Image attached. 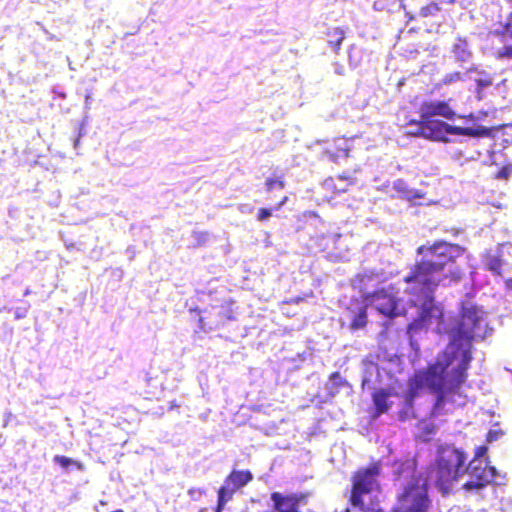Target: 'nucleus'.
Returning <instances> with one entry per match:
<instances>
[{
  "instance_id": "obj_11",
  "label": "nucleus",
  "mask_w": 512,
  "mask_h": 512,
  "mask_svg": "<svg viewBox=\"0 0 512 512\" xmlns=\"http://www.w3.org/2000/svg\"><path fill=\"white\" fill-rule=\"evenodd\" d=\"M450 52L454 61L461 68H467L474 58L472 45L466 37L457 36L451 46Z\"/></svg>"
},
{
  "instance_id": "obj_25",
  "label": "nucleus",
  "mask_w": 512,
  "mask_h": 512,
  "mask_svg": "<svg viewBox=\"0 0 512 512\" xmlns=\"http://www.w3.org/2000/svg\"><path fill=\"white\" fill-rule=\"evenodd\" d=\"M434 420L435 419L429 418L420 422V430L425 440L430 439L439 429V426L434 423Z\"/></svg>"
},
{
  "instance_id": "obj_36",
  "label": "nucleus",
  "mask_w": 512,
  "mask_h": 512,
  "mask_svg": "<svg viewBox=\"0 0 512 512\" xmlns=\"http://www.w3.org/2000/svg\"><path fill=\"white\" fill-rule=\"evenodd\" d=\"M88 122V113L84 114L81 123L78 125L77 138L74 141V148L77 149L80 143V139L86 134L85 126Z\"/></svg>"
},
{
  "instance_id": "obj_21",
  "label": "nucleus",
  "mask_w": 512,
  "mask_h": 512,
  "mask_svg": "<svg viewBox=\"0 0 512 512\" xmlns=\"http://www.w3.org/2000/svg\"><path fill=\"white\" fill-rule=\"evenodd\" d=\"M322 157H326L331 162L339 163L340 159H347L349 157V149L347 147H337L336 151L325 149Z\"/></svg>"
},
{
  "instance_id": "obj_39",
  "label": "nucleus",
  "mask_w": 512,
  "mask_h": 512,
  "mask_svg": "<svg viewBox=\"0 0 512 512\" xmlns=\"http://www.w3.org/2000/svg\"><path fill=\"white\" fill-rule=\"evenodd\" d=\"M205 491L201 488H191L188 490V494L191 499L194 501L200 500V498L204 495Z\"/></svg>"
},
{
  "instance_id": "obj_54",
  "label": "nucleus",
  "mask_w": 512,
  "mask_h": 512,
  "mask_svg": "<svg viewBox=\"0 0 512 512\" xmlns=\"http://www.w3.org/2000/svg\"><path fill=\"white\" fill-rule=\"evenodd\" d=\"M127 252L133 253V250H131V247L127 248Z\"/></svg>"
},
{
  "instance_id": "obj_16",
  "label": "nucleus",
  "mask_w": 512,
  "mask_h": 512,
  "mask_svg": "<svg viewBox=\"0 0 512 512\" xmlns=\"http://www.w3.org/2000/svg\"><path fill=\"white\" fill-rule=\"evenodd\" d=\"M227 477L233 487L237 489L244 487L253 479V475L249 470H233Z\"/></svg>"
},
{
  "instance_id": "obj_20",
  "label": "nucleus",
  "mask_w": 512,
  "mask_h": 512,
  "mask_svg": "<svg viewBox=\"0 0 512 512\" xmlns=\"http://www.w3.org/2000/svg\"><path fill=\"white\" fill-rule=\"evenodd\" d=\"M474 81V95L478 101H481L486 96V90L492 86L493 78H485V79H472Z\"/></svg>"
},
{
  "instance_id": "obj_31",
  "label": "nucleus",
  "mask_w": 512,
  "mask_h": 512,
  "mask_svg": "<svg viewBox=\"0 0 512 512\" xmlns=\"http://www.w3.org/2000/svg\"><path fill=\"white\" fill-rule=\"evenodd\" d=\"M503 158H504V155L501 153H498L495 149L488 150V156H487V159L484 161V164L499 166L504 163Z\"/></svg>"
},
{
  "instance_id": "obj_13",
  "label": "nucleus",
  "mask_w": 512,
  "mask_h": 512,
  "mask_svg": "<svg viewBox=\"0 0 512 512\" xmlns=\"http://www.w3.org/2000/svg\"><path fill=\"white\" fill-rule=\"evenodd\" d=\"M504 263L505 261L501 257L500 250H490L483 256V265L485 269L494 275H502V267Z\"/></svg>"
},
{
  "instance_id": "obj_23",
  "label": "nucleus",
  "mask_w": 512,
  "mask_h": 512,
  "mask_svg": "<svg viewBox=\"0 0 512 512\" xmlns=\"http://www.w3.org/2000/svg\"><path fill=\"white\" fill-rule=\"evenodd\" d=\"M467 76L468 81L472 79H485V78H493L491 73L484 70L480 65L471 63L467 67Z\"/></svg>"
},
{
  "instance_id": "obj_15",
  "label": "nucleus",
  "mask_w": 512,
  "mask_h": 512,
  "mask_svg": "<svg viewBox=\"0 0 512 512\" xmlns=\"http://www.w3.org/2000/svg\"><path fill=\"white\" fill-rule=\"evenodd\" d=\"M349 319V329L353 332L363 329L367 324V311L364 307L359 308L358 312H351L347 315Z\"/></svg>"
},
{
  "instance_id": "obj_10",
  "label": "nucleus",
  "mask_w": 512,
  "mask_h": 512,
  "mask_svg": "<svg viewBox=\"0 0 512 512\" xmlns=\"http://www.w3.org/2000/svg\"><path fill=\"white\" fill-rule=\"evenodd\" d=\"M420 117L422 120L436 121V117H440L449 121L455 120L457 117L456 111L450 106L446 100H427L423 101L420 105Z\"/></svg>"
},
{
  "instance_id": "obj_52",
  "label": "nucleus",
  "mask_w": 512,
  "mask_h": 512,
  "mask_svg": "<svg viewBox=\"0 0 512 512\" xmlns=\"http://www.w3.org/2000/svg\"><path fill=\"white\" fill-rule=\"evenodd\" d=\"M29 294H30V290L27 288V289L24 291V294H23V295H24V296H27V295H29Z\"/></svg>"
},
{
  "instance_id": "obj_12",
  "label": "nucleus",
  "mask_w": 512,
  "mask_h": 512,
  "mask_svg": "<svg viewBox=\"0 0 512 512\" xmlns=\"http://www.w3.org/2000/svg\"><path fill=\"white\" fill-rule=\"evenodd\" d=\"M348 382L339 372H333L324 386L323 402L332 400L343 387H347Z\"/></svg>"
},
{
  "instance_id": "obj_45",
  "label": "nucleus",
  "mask_w": 512,
  "mask_h": 512,
  "mask_svg": "<svg viewBox=\"0 0 512 512\" xmlns=\"http://www.w3.org/2000/svg\"><path fill=\"white\" fill-rule=\"evenodd\" d=\"M506 3L509 5L510 12L507 14L509 16L510 24L512 23V0H505Z\"/></svg>"
},
{
  "instance_id": "obj_53",
  "label": "nucleus",
  "mask_w": 512,
  "mask_h": 512,
  "mask_svg": "<svg viewBox=\"0 0 512 512\" xmlns=\"http://www.w3.org/2000/svg\"><path fill=\"white\" fill-rule=\"evenodd\" d=\"M127 252L133 253V250H131V247L127 248Z\"/></svg>"
},
{
  "instance_id": "obj_4",
  "label": "nucleus",
  "mask_w": 512,
  "mask_h": 512,
  "mask_svg": "<svg viewBox=\"0 0 512 512\" xmlns=\"http://www.w3.org/2000/svg\"><path fill=\"white\" fill-rule=\"evenodd\" d=\"M381 471V462H373L354 473L349 498L353 511L346 508L345 512H384L378 498L381 493L378 481Z\"/></svg>"
},
{
  "instance_id": "obj_1",
  "label": "nucleus",
  "mask_w": 512,
  "mask_h": 512,
  "mask_svg": "<svg viewBox=\"0 0 512 512\" xmlns=\"http://www.w3.org/2000/svg\"><path fill=\"white\" fill-rule=\"evenodd\" d=\"M414 266L404 277L407 302L417 308V317L409 324L411 330L432 329L449 336L451 351L440 353L436 361L419 373L421 383L435 395L430 419L447 415L450 396L465 382L471 361L473 340L484 338V311L471 302L461 305L459 317L445 319L443 308L435 301L438 286L448 287L461 280L458 264L465 248L444 240L429 242L417 248Z\"/></svg>"
},
{
  "instance_id": "obj_22",
  "label": "nucleus",
  "mask_w": 512,
  "mask_h": 512,
  "mask_svg": "<svg viewBox=\"0 0 512 512\" xmlns=\"http://www.w3.org/2000/svg\"><path fill=\"white\" fill-rule=\"evenodd\" d=\"M237 490L238 489L233 487V485L229 482L228 477H226L224 483L218 489L217 496L218 498H221L222 502H229Z\"/></svg>"
},
{
  "instance_id": "obj_18",
  "label": "nucleus",
  "mask_w": 512,
  "mask_h": 512,
  "mask_svg": "<svg viewBox=\"0 0 512 512\" xmlns=\"http://www.w3.org/2000/svg\"><path fill=\"white\" fill-rule=\"evenodd\" d=\"M328 43L333 50L338 53L341 43L345 38V32L343 29L336 27L327 32Z\"/></svg>"
},
{
  "instance_id": "obj_26",
  "label": "nucleus",
  "mask_w": 512,
  "mask_h": 512,
  "mask_svg": "<svg viewBox=\"0 0 512 512\" xmlns=\"http://www.w3.org/2000/svg\"><path fill=\"white\" fill-rule=\"evenodd\" d=\"M392 188L397 193V195H391V198H399L404 200L410 187L404 179L399 178L393 182Z\"/></svg>"
},
{
  "instance_id": "obj_49",
  "label": "nucleus",
  "mask_w": 512,
  "mask_h": 512,
  "mask_svg": "<svg viewBox=\"0 0 512 512\" xmlns=\"http://www.w3.org/2000/svg\"><path fill=\"white\" fill-rule=\"evenodd\" d=\"M335 72L339 75H342L343 74V68L342 67H338L336 68Z\"/></svg>"
},
{
  "instance_id": "obj_24",
  "label": "nucleus",
  "mask_w": 512,
  "mask_h": 512,
  "mask_svg": "<svg viewBox=\"0 0 512 512\" xmlns=\"http://www.w3.org/2000/svg\"><path fill=\"white\" fill-rule=\"evenodd\" d=\"M493 34L502 39L509 38L512 40V23L510 24L508 15L506 16L505 21L498 23V27L494 29Z\"/></svg>"
},
{
  "instance_id": "obj_33",
  "label": "nucleus",
  "mask_w": 512,
  "mask_h": 512,
  "mask_svg": "<svg viewBox=\"0 0 512 512\" xmlns=\"http://www.w3.org/2000/svg\"><path fill=\"white\" fill-rule=\"evenodd\" d=\"M440 8L438 6L437 3H430L424 7L421 8L420 10V16L425 18V17H429V16H435L437 14V12H439Z\"/></svg>"
},
{
  "instance_id": "obj_14",
  "label": "nucleus",
  "mask_w": 512,
  "mask_h": 512,
  "mask_svg": "<svg viewBox=\"0 0 512 512\" xmlns=\"http://www.w3.org/2000/svg\"><path fill=\"white\" fill-rule=\"evenodd\" d=\"M373 404L379 413H386L389 408V394L385 387L370 391Z\"/></svg>"
},
{
  "instance_id": "obj_35",
  "label": "nucleus",
  "mask_w": 512,
  "mask_h": 512,
  "mask_svg": "<svg viewBox=\"0 0 512 512\" xmlns=\"http://www.w3.org/2000/svg\"><path fill=\"white\" fill-rule=\"evenodd\" d=\"M265 187L268 192L273 190H282L284 188V183L277 178H267L265 181Z\"/></svg>"
},
{
  "instance_id": "obj_28",
  "label": "nucleus",
  "mask_w": 512,
  "mask_h": 512,
  "mask_svg": "<svg viewBox=\"0 0 512 512\" xmlns=\"http://www.w3.org/2000/svg\"><path fill=\"white\" fill-rule=\"evenodd\" d=\"M286 201L287 197H284L274 208H260L257 213V220L261 222L267 221L272 216L273 211L280 210Z\"/></svg>"
},
{
  "instance_id": "obj_2",
  "label": "nucleus",
  "mask_w": 512,
  "mask_h": 512,
  "mask_svg": "<svg viewBox=\"0 0 512 512\" xmlns=\"http://www.w3.org/2000/svg\"><path fill=\"white\" fill-rule=\"evenodd\" d=\"M488 448H476L474 458L466 465L467 454L454 445H441L438 448L434 468L430 479L437 490L443 495L449 494L453 485L466 473L470 479L463 485V489L478 492L492 483L500 476L494 466H482L481 459L486 457Z\"/></svg>"
},
{
  "instance_id": "obj_9",
  "label": "nucleus",
  "mask_w": 512,
  "mask_h": 512,
  "mask_svg": "<svg viewBox=\"0 0 512 512\" xmlns=\"http://www.w3.org/2000/svg\"><path fill=\"white\" fill-rule=\"evenodd\" d=\"M272 512H301L300 507L307 504L308 494L303 492H272L270 494Z\"/></svg>"
},
{
  "instance_id": "obj_19",
  "label": "nucleus",
  "mask_w": 512,
  "mask_h": 512,
  "mask_svg": "<svg viewBox=\"0 0 512 512\" xmlns=\"http://www.w3.org/2000/svg\"><path fill=\"white\" fill-rule=\"evenodd\" d=\"M462 71H454L447 73L441 79V84L444 86H450L458 82L468 81L467 68H462Z\"/></svg>"
},
{
  "instance_id": "obj_46",
  "label": "nucleus",
  "mask_w": 512,
  "mask_h": 512,
  "mask_svg": "<svg viewBox=\"0 0 512 512\" xmlns=\"http://www.w3.org/2000/svg\"><path fill=\"white\" fill-rule=\"evenodd\" d=\"M13 310V307H10V306H0V313L1 312H8V313H11Z\"/></svg>"
},
{
  "instance_id": "obj_32",
  "label": "nucleus",
  "mask_w": 512,
  "mask_h": 512,
  "mask_svg": "<svg viewBox=\"0 0 512 512\" xmlns=\"http://www.w3.org/2000/svg\"><path fill=\"white\" fill-rule=\"evenodd\" d=\"M425 197V193L422 190L409 188L408 193L406 197L404 198L405 201L412 203L413 205H416V201L423 199Z\"/></svg>"
},
{
  "instance_id": "obj_29",
  "label": "nucleus",
  "mask_w": 512,
  "mask_h": 512,
  "mask_svg": "<svg viewBox=\"0 0 512 512\" xmlns=\"http://www.w3.org/2000/svg\"><path fill=\"white\" fill-rule=\"evenodd\" d=\"M210 233L206 231H193L192 232V246L193 247H202L207 245V243L210 241Z\"/></svg>"
},
{
  "instance_id": "obj_43",
  "label": "nucleus",
  "mask_w": 512,
  "mask_h": 512,
  "mask_svg": "<svg viewBox=\"0 0 512 512\" xmlns=\"http://www.w3.org/2000/svg\"><path fill=\"white\" fill-rule=\"evenodd\" d=\"M352 49H353V48L351 47V48L349 49V51H348V58H349V64H350V66H352V67H354V68H355V67H357V65H358V64L353 62L354 57H352Z\"/></svg>"
},
{
  "instance_id": "obj_7",
  "label": "nucleus",
  "mask_w": 512,
  "mask_h": 512,
  "mask_svg": "<svg viewBox=\"0 0 512 512\" xmlns=\"http://www.w3.org/2000/svg\"><path fill=\"white\" fill-rule=\"evenodd\" d=\"M366 300L380 315L388 319H393L405 312L404 300L383 288L368 294Z\"/></svg>"
},
{
  "instance_id": "obj_55",
  "label": "nucleus",
  "mask_w": 512,
  "mask_h": 512,
  "mask_svg": "<svg viewBox=\"0 0 512 512\" xmlns=\"http://www.w3.org/2000/svg\"><path fill=\"white\" fill-rule=\"evenodd\" d=\"M199 512H206V510L205 509H201Z\"/></svg>"
},
{
  "instance_id": "obj_37",
  "label": "nucleus",
  "mask_w": 512,
  "mask_h": 512,
  "mask_svg": "<svg viewBox=\"0 0 512 512\" xmlns=\"http://www.w3.org/2000/svg\"><path fill=\"white\" fill-rule=\"evenodd\" d=\"M338 180H339V182H340V185H337V184H336V185H335V189H336V190H337V192H339V193L346 192V190H347V185H348V184H352V183H353V181H352V180H350V178H349V177H347V176H345V175H340V176L338 177Z\"/></svg>"
},
{
  "instance_id": "obj_42",
  "label": "nucleus",
  "mask_w": 512,
  "mask_h": 512,
  "mask_svg": "<svg viewBox=\"0 0 512 512\" xmlns=\"http://www.w3.org/2000/svg\"><path fill=\"white\" fill-rule=\"evenodd\" d=\"M227 503L228 502H222L221 498L217 497V505H216V508H215V512H222Z\"/></svg>"
},
{
  "instance_id": "obj_47",
  "label": "nucleus",
  "mask_w": 512,
  "mask_h": 512,
  "mask_svg": "<svg viewBox=\"0 0 512 512\" xmlns=\"http://www.w3.org/2000/svg\"><path fill=\"white\" fill-rule=\"evenodd\" d=\"M505 287L508 291L512 292V278H509L505 281Z\"/></svg>"
},
{
  "instance_id": "obj_27",
  "label": "nucleus",
  "mask_w": 512,
  "mask_h": 512,
  "mask_svg": "<svg viewBox=\"0 0 512 512\" xmlns=\"http://www.w3.org/2000/svg\"><path fill=\"white\" fill-rule=\"evenodd\" d=\"M493 56L499 61H511L512 44H504L502 47L494 49Z\"/></svg>"
},
{
  "instance_id": "obj_17",
  "label": "nucleus",
  "mask_w": 512,
  "mask_h": 512,
  "mask_svg": "<svg viewBox=\"0 0 512 512\" xmlns=\"http://www.w3.org/2000/svg\"><path fill=\"white\" fill-rule=\"evenodd\" d=\"M53 462L56 465H59L62 469H64L67 472L71 471L74 467L77 468L79 471H84L85 469V466L82 462H79L64 455L54 456Z\"/></svg>"
},
{
  "instance_id": "obj_51",
  "label": "nucleus",
  "mask_w": 512,
  "mask_h": 512,
  "mask_svg": "<svg viewBox=\"0 0 512 512\" xmlns=\"http://www.w3.org/2000/svg\"><path fill=\"white\" fill-rule=\"evenodd\" d=\"M406 16L408 17L409 20L414 19L413 15H411L409 12L406 13Z\"/></svg>"
},
{
  "instance_id": "obj_8",
  "label": "nucleus",
  "mask_w": 512,
  "mask_h": 512,
  "mask_svg": "<svg viewBox=\"0 0 512 512\" xmlns=\"http://www.w3.org/2000/svg\"><path fill=\"white\" fill-rule=\"evenodd\" d=\"M362 366L361 385L363 390L370 392L390 385L392 379L390 371L372 361H363Z\"/></svg>"
},
{
  "instance_id": "obj_3",
  "label": "nucleus",
  "mask_w": 512,
  "mask_h": 512,
  "mask_svg": "<svg viewBox=\"0 0 512 512\" xmlns=\"http://www.w3.org/2000/svg\"><path fill=\"white\" fill-rule=\"evenodd\" d=\"M392 474L394 481L398 482L403 491L399 495L398 507L394 512H428L431 506L429 497L430 479L432 466L428 479L424 478L417 471L415 455L408 454L397 458L392 462Z\"/></svg>"
},
{
  "instance_id": "obj_48",
  "label": "nucleus",
  "mask_w": 512,
  "mask_h": 512,
  "mask_svg": "<svg viewBox=\"0 0 512 512\" xmlns=\"http://www.w3.org/2000/svg\"><path fill=\"white\" fill-rule=\"evenodd\" d=\"M45 34L47 35V39L48 40H54L55 39V36L53 34H51L50 32H48L47 30H45Z\"/></svg>"
},
{
  "instance_id": "obj_50",
  "label": "nucleus",
  "mask_w": 512,
  "mask_h": 512,
  "mask_svg": "<svg viewBox=\"0 0 512 512\" xmlns=\"http://www.w3.org/2000/svg\"><path fill=\"white\" fill-rule=\"evenodd\" d=\"M57 95H58V97H60L62 99L66 98V93L65 92H58Z\"/></svg>"
},
{
  "instance_id": "obj_30",
  "label": "nucleus",
  "mask_w": 512,
  "mask_h": 512,
  "mask_svg": "<svg viewBox=\"0 0 512 512\" xmlns=\"http://www.w3.org/2000/svg\"><path fill=\"white\" fill-rule=\"evenodd\" d=\"M21 305L17 307H13L12 312L14 313L15 320H21L27 317V314L30 310V303L28 301L21 300Z\"/></svg>"
},
{
  "instance_id": "obj_44",
  "label": "nucleus",
  "mask_w": 512,
  "mask_h": 512,
  "mask_svg": "<svg viewBox=\"0 0 512 512\" xmlns=\"http://www.w3.org/2000/svg\"><path fill=\"white\" fill-rule=\"evenodd\" d=\"M363 279H364V276H362L361 274H358V275H357V279H356V280H354V282H353V286H354V287H359V288H361V285H360V284L358 285V284H357V281L362 282V281H363Z\"/></svg>"
},
{
  "instance_id": "obj_41",
  "label": "nucleus",
  "mask_w": 512,
  "mask_h": 512,
  "mask_svg": "<svg viewBox=\"0 0 512 512\" xmlns=\"http://www.w3.org/2000/svg\"><path fill=\"white\" fill-rule=\"evenodd\" d=\"M92 101H93V99H92L91 92H87L85 95V103H84L85 114L91 108Z\"/></svg>"
},
{
  "instance_id": "obj_40",
  "label": "nucleus",
  "mask_w": 512,
  "mask_h": 512,
  "mask_svg": "<svg viewBox=\"0 0 512 512\" xmlns=\"http://www.w3.org/2000/svg\"><path fill=\"white\" fill-rule=\"evenodd\" d=\"M413 398L409 397L405 400V404H404V410L403 412L408 415L410 410L412 411L413 410Z\"/></svg>"
},
{
  "instance_id": "obj_5",
  "label": "nucleus",
  "mask_w": 512,
  "mask_h": 512,
  "mask_svg": "<svg viewBox=\"0 0 512 512\" xmlns=\"http://www.w3.org/2000/svg\"><path fill=\"white\" fill-rule=\"evenodd\" d=\"M413 123L419 125L414 133L415 136L441 143L458 141L452 137H485L489 132V129L483 125L461 127L449 124L444 120L427 121L421 119L420 121H412L411 124Z\"/></svg>"
},
{
  "instance_id": "obj_34",
  "label": "nucleus",
  "mask_w": 512,
  "mask_h": 512,
  "mask_svg": "<svg viewBox=\"0 0 512 512\" xmlns=\"http://www.w3.org/2000/svg\"><path fill=\"white\" fill-rule=\"evenodd\" d=\"M512 174V163L503 164L495 175L496 179L508 180Z\"/></svg>"
},
{
  "instance_id": "obj_38",
  "label": "nucleus",
  "mask_w": 512,
  "mask_h": 512,
  "mask_svg": "<svg viewBox=\"0 0 512 512\" xmlns=\"http://www.w3.org/2000/svg\"><path fill=\"white\" fill-rule=\"evenodd\" d=\"M503 434L504 433L502 430L491 429L487 433L486 440H487V442L492 443L494 441H497L500 437H502Z\"/></svg>"
},
{
  "instance_id": "obj_6",
  "label": "nucleus",
  "mask_w": 512,
  "mask_h": 512,
  "mask_svg": "<svg viewBox=\"0 0 512 512\" xmlns=\"http://www.w3.org/2000/svg\"><path fill=\"white\" fill-rule=\"evenodd\" d=\"M199 316L198 328L203 332H211L225 326L229 321L235 320L232 303L224 302L221 305H212L203 311L199 308L191 310Z\"/></svg>"
}]
</instances>
